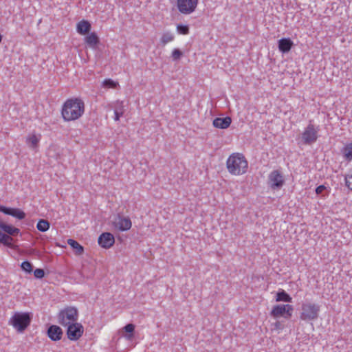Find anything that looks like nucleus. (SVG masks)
Returning <instances> with one entry per match:
<instances>
[{
    "label": "nucleus",
    "instance_id": "f257e3e1",
    "mask_svg": "<svg viewBox=\"0 0 352 352\" xmlns=\"http://www.w3.org/2000/svg\"><path fill=\"white\" fill-rule=\"evenodd\" d=\"M85 111L83 100L79 97H72L67 99L61 107V116L64 121L72 122L80 119Z\"/></svg>",
    "mask_w": 352,
    "mask_h": 352
},
{
    "label": "nucleus",
    "instance_id": "f03ea898",
    "mask_svg": "<svg viewBox=\"0 0 352 352\" xmlns=\"http://www.w3.org/2000/svg\"><path fill=\"white\" fill-rule=\"evenodd\" d=\"M226 164L228 173L232 175H243L248 170V162L241 153H231L228 157Z\"/></svg>",
    "mask_w": 352,
    "mask_h": 352
},
{
    "label": "nucleus",
    "instance_id": "7ed1b4c3",
    "mask_svg": "<svg viewBox=\"0 0 352 352\" xmlns=\"http://www.w3.org/2000/svg\"><path fill=\"white\" fill-rule=\"evenodd\" d=\"M32 314L28 311H15L8 320V324L16 332L23 333L30 325Z\"/></svg>",
    "mask_w": 352,
    "mask_h": 352
},
{
    "label": "nucleus",
    "instance_id": "20e7f679",
    "mask_svg": "<svg viewBox=\"0 0 352 352\" xmlns=\"http://www.w3.org/2000/svg\"><path fill=\"white\" fill-rule=\"evenodd\" d=\"M320 306L312 301H305L302 303L300 310V319L309 322L316 320L319 318Z\"/></svg>",
    "mask_w": 352,
    "mask_h": 352
},
{
    "label": "nucleus",
    "instance_id": "39448f33",
    "mask_svg": "<svg viewBox=\"0 0 352 352\" xmlns=\"http://www.w3.org/2000/svg\"><path fill=\"white\" fill-rule=\"evenodd\" d=\"M57 318L58 322L63 327L72 324L78 320V309L74 307H66L58 312Z\"/></svg>",
    "mask_w": 352,
    "mask_h": 352
},
{
    "label": "nucleus",
    "instance_id": "423d86ee",
    "mask_svg": "<svg viewBox=\"0 0 352 352\" xmlns=\"http://www.w3.org/2000/svg\"><path fill=\"white\" fill-rule=\"evenodd\" d=\"M294 307L290 304H277L272 307L270 313L274 319L283 318L289 319L293 314Z\"/></svg>",
    "mask_w": 352,
    "mask_h": 352
},
{
    "label": "nucleus",
    "instance_id": "0eeeda50",
    "mask_svg": "<svg viewBox=\"0 0 352 352\" xmlns=\"http://www.w3.org/2000/svg\"><path fill=\"white\" fill-rule=\"evenodd\" d=\"M199 4V0H176L178 12L184 15L193 13Z\"/></svg>",
    "mask_w": 352,
    "mask_h": 352
},
{
    "label": "nucleus",
    "instance_id": "6e6552de",
    "mask_svg": "<svg viewBox=\"0 0 352 352\" xmlns=\"http://www.w3.org/2000/svg\"><path fill=\"white\" fill-rule=\"evenodd\" d=\"M285 178L281 172L278 170L272 171L267 178V184L272 190H279L285 184Z\"/></svg>",
    "mask_w": 352,
    "mask_h": 352
},
{
    "label": "nucleus",
    "instance_id": "1a4fd4ad",
    "mask_svg": "<svg viewBox=\"0 0 352 352\" xmlns=\"http://www.w3.org/2000/svg\"><path fill=\"white\" fill-rule=\"evenodd\" d=\"M318 126H315L309 123L302 133V140L305 144H311L315 142L318 138Z\"/></svg>",
    "mask_w": 352,
    "mask_h": 352
},
{
    "label": "nucleus",
    "instance_id": "9d476101",
    "mask_svg": "<svg viewBox=\"0 0 352 352\" xmlns=\"http://www.w3.org/2000/svg\"><path fill=\"white\" fill-rule=\"evenodd\" d=\"M113 228L120 232L129 230L132 227V222L129 217L117 215L111 222Z\"/></svg>",
    "mask_w": 352,
    "mask_h": 352
},
{
    "label": "nucleus",
    "instance_id": "9b49d317",
    "mask_svg": "<svg viewBox=\"0 0 352 352\" xmlns=\"http://www.w3.org/2000/svg\"><path fill=\"white\" fill-rule=\"evenodd\" d=\"M67 336L69 340L76 341L82 336L84 327L81 323L76 322L67 326Z\"/></svg>",
    "mask_w": 352,
    "mask_h": 352
},
{
    "label": "nucleus",
    "instance_id": "f8f14e48",
    "mask_svg": "<svg viewBox=\"0 0 352 352\" xmlns=\"http://www.w3.org/2000/svg\"><path fill=\"white\" fill-rule=\"evenodd\" d=\"M98 243L104 249H109L115 243L114 236L110 232H103L98 236Z\"/></svg>",
    "mask_w": 352,
    "mask_h": 352
},
{
    "label": "nucleus",
    "instance_id": "ddd939ff",
    "mask_svg": "<svg viewBox=\"0 0 352 352\" xmlns=\"http://www.w3.org/2000/svg\"><path fill=\"white\" fill-rule=\"evenodd\" d=\"M0 212L5 214L12 216L19 220H22L25 217V213L20 208H8L0 205Z\"/></svg>",
    "mask_w": 352,
    "mask_h": 352
},
{
    "label": "nucleus",
    "instance_id": "4468645a",
    "mask_svg": "<svg viewBox=\"0 0 352 352\" xmlns=\"http://www.w3.org/2000/svg\"><path fill=\"white\" fill-rule=\"evenodd\" d=\"M0 212L5 214L12 216L19 220H22L25 217V213L20 208H8L0 205Z\"/></svg>",
    "mask_w": 352,
    "mask_h": 352
},
{
    "label": "nucleus",
    "instance_id": "2eb2a0df",
    "mask_svg": "<svg viewBox=\"0 0 352 352\" xmlns=\"http://www.w3.org/2000/svg\"><path fill=\"white\" fill-rule=\"evenodd\" d=\"M0 212L5 214L12 216L19 220H22L25 217V213L20 208H8L0 205Z\"/></svg>",
    "mask_w": 352,
    "mask_h": 352
},
{
    "label": "nucleus",
    "instance_id": "dca6fc26",
    "mask_svg": "<svg viewBox=\"0 0 352 352\" xmlns=\"http://www.w3.org/2000/svg\"><path fill=\"white\" fill-rule=\"evenodd\" d=\"M63 330L57 325L52 324L49 327L47 331V335L48 338L52 341H59L63 337Z\"/></svg>",
    "mask_w": 352,
    "mask_h": 352
},
{
    "label": "nucleus",
    "instance_id": "f3484780",
    "mask_svg": "<svg viewBox=\"0 0 352 352\" xmlns=\"http://www.w3.org/2000/svg\"><path fill=\"white\" fill-rule=\"evenodd\" d=\"M41 140V134L32 133H30L25 138V142L28 146L32 148L36 149L38 146L39 142Z\"/></svg>",
    "mask_w": 352,
    "mask_h": 352
},
{
    "label": "nucleus",
    "instance_id": "a211bd4d",
    "mask_svg": "<svg viewBox=\"0 0 352 352\" xmlns=\"http://www.w3.org/2000/svg\"><path fill=\"white\" fill-rule=\"evenodd\" d=\"M293 45L294 43L289 38H280L278 42V50L282 53L289 52Z\"/></svg>",
    "mask_w": 352,
    "mask_h": 352
},
{
    "label": "nucleus",
    "instance_id": "6ab92c4d",
    "mask_svg": "<svg viewBox=\"0 0 352 352\" xmlns=\"http://www.w3.org/2000/svg\"><path fill=\"white\" fill-rule=\"evenodd\" d=\"M91 29V23L85 19H82L77 23L76 31L80 35H85L89 34Z\"/></svg>",
    "mask_w": 352,
    "mask_h": 352
},
{
    "label": "nucleus",
    "instance_id": "aec40b11",
    "mask_svg": "<svg viewBox=\"0 0 352 352\" xmlns=\"http://www.w3.org/2000/svg\"><path fill=\"white\" fill-rule=\"evenodd\" d=\"M232 120L230 117L217 118L213 120V126L218 129H227L230 126Z\"/></svg>",
    "mask_w": 352,
    "mask_h": 352
},
{
    "label": "nucleus",
    "instance_id": "412c9836",
    "mask_svg": "<svg viewBox=\"0 0 352 352\" xmlns=\"http://www.w3.org/2000/svg\"><path fill=\"white\" fill-rule=\"evenodd\" d=\"M85 42L91 48L96 49L99 43V38L96 32H91L85 37Z\"/></svg>",
    "mask_w": 352,
    "mask_h": 352
},
{
    "label": "nucleus",
    "instance_id": "4be33fe9",
    "mask_svg": "<svg viewBox=\"0 0 352 352\" xmlns=\"http://www.w3.org/2000/svg\"><path fill=\"white\" fill-rule=\"evenodd\" d=\"M0 229L10 235H17L20 230L11 224H7L0 219Z\"/></svg>",
    "mask_w": 352,
    "mask_h": 352
},
{
    "label": "nucleus",
    "instance_id": "5701e85b",
    "mask_svg": "<svg viewBox=\"0 0 352 352\" xmlns=\"http://www.w3.org/2000/svg\"><path fill=\"white\" fill-rule=\"evenodd\" d=\"M276 302H285L289 304L292 302V298L283 289L279 290L275 297Z\"/></svg>",
    "mask_w": 352,
    "mask_h": 352
},
{
    "label": "nucleus",
    "instance_id": "b1692460",
    "mask_svg": "<svg viewBox=\"0 0 352 352\" xmlns=\"http://www.w3.org/2000/svg\"><path fill=\"white\" fill-rule=\"evenodd\" d=\"M344 158L347 161L352 160V142L344 145L341 150Z\"/></svg>",
    "mask_w": 352,
    "mask_h": 352
},
{
    "label": "nucleus",
    "instance_id": "393cba45",
    "mask_svg": "<svg viewBox=\"0 0 352 352\" xmlns=\"http://www.w3.org/2000/svg\"><path fill=\"white\" fill-rule=\"evenodd\" d=\"M67 243L72 248L76 255L80 256L83 254L84 248L76 241L69 239L67 240Z\"/></svg>",
    "mask_w": 352,
    "mask_h": 352
},
{
    "label": "nucleus",
    "instance_id": "a878e982",
    "mask_svg": "<svg viewBox=\"0 0 352 352\" xmlns=\"http://www.w3.org/2000/svg\"><path fill=\"white\" fill-rule=\"evenodd\" d=\"M12 236V235H10L6 232L3 233L0 231V243L7 247L13 248V239Z\"/></svg>",
    "mask_w": 352,
    "mask_h": 352
},
{
    "label": "nucleus",
    "instance_id": "bb28decb",
    "mask_svg": "<svg viewBox=\"0 0 352 352\" xmlns=\"http://www.w3.org/2000/svg\"><path fill=\"white\" fill-rule=\"evenodd\" d=\"M316 194L320 196L322 198L325 197L330 192V188L324 185H320L316 188Z\"/></svg>",
    "mask_w": 352,
    "mask_h": 352
},
{
    "label": "nucleus",
    "instance_id": "cd10ccee",
    "mask_svg": "<svg viewBox=\"0 0 352 352\" xmlns=\"http://www.w3.org/2000/svg\"><path fill=\"white\" fill-rule=\"evenodd\" d=\"M50 224L48 221L45 219H40L37 224L36 228L41 232H46L50 229Z\"/></svg>",
    "mask_w": 352,
    "mask_h": 352
},
{
    "label": "nucleus",
    "instance_id": "c85d7f7f",
    "mask_svg": "<svg viewBox=\"0 0 352 352\" xmlns=\"http://www.w3.org/2000/svg\"><path fill=\"white\" fill-rule=\"evenodd\" d=\"M175 38V36L173 35V34H172L171 32H164L161 38H160V41L161 43L163 44V45H166L167 43H170L172 42Z\"/></svg>",
    "mask_w": 352,
    "mask_h": 352
},
{
    "label": "nucleus",
    "instance_id": "c756f323",
    "mask_svg": "<svg viewBox=\"0 0 352 352\" xmlns=\"http://www.w3.org/2000/svg\"><path fill=\"white\" fill-rule=\"evenodd\" d=\"M123 329L124 330L125 332L129 333V334L125 336V338L129 340H131L133 337V333L135 330L134 324H128L123 328Z\"/></svg>",
    "mask_w": 352,
    "mask_h": 352
},
{
    "label": "nucleus",
    "instance_id": "7c9ffc66",
    "mask_svg": "<svg viewBox=\"0 0 352 352\" xmlns=\"http://www.w3.org/2000/svg\"><path fill=\"white\" fill-rule=\"evenodd\" d=\"M344 182L346 187L352 191V168L349 170L344 177Z\"/></svg>",
    "mask_w": 352,
    "mask_h": 352
},
{
    "label": "nucleus",
    "instance_id": "2f4dec72",
    "mask_svg": "<svg viewBox=\"0 0 352 352\" xmlns=\"http://www.w3.org/2000/svg\"><path fill=\"white\" fill-rule=\"evenodd\" d=\"M176 30L179 34L187 35L189 34V27L187 25L177 24Z\"/></svg>",
    "mask_w": 352,
    "mask_h": 352
},
{
    "label": "nucleus",
    "instance_id": "473e14b6",
    "mask_svg": "<svg viewBox=\"0 0 352 352\" xmlns=\"http://www.w3.org/2000/svg\"><path fill=\"white\" fill-rule=\"evenodd\" d=\"M119 85L118 82L113 81L111 79H105L103 81V86L107 88H116Z\"/></svg>",
    "mask_w": 352,
    "mask_h": 352
},
{
    "label": "nucleus",
    "instance_id": "72a5a7b5",
    "mask_svg": "<svg viewBox=\"0 0 352 352\" xmlns=\"http://www.w3.org/2000/svg\"><path fill=\"white\" fill-rule=\"evenodd\" d=\"M21 269L28 272L31 273L32 272V265L29 261H23L21 265Z\"/></svg>",
    "mask_w": 352,
    "mask_h": 352
},
{
    "label": "nucleus",
    "instance_id": "f704fd0d",
    "mask_svg": "<svg viewBox=\"0 0 352 352\" xmlns=\"http://www.w3.org/2000/svg\"><path fill=\"white\" fill-rule=\"evenodd\" d=\"M183 53L179 49H174L172 51L171 56L173 60H179L182 56Z\"/></svg>",
    "mask_w": 352,
    "mask_h": 352
},
{
    "label": "nucleus",
    "instance_id": "c9c22d12",
    "mask_svg": "<svg viewBox=\"0 0 352 352\" xmlns=\"http://www.w3.org/2000/svg\"><path fill=\"white\" fill-rule=\"evenodd\" d=\"M34 275L37 278H42L45 276L44 270L42 269H36L34 271Z\"/></svg>",
    "mask_w": 352,
    "mask_h": 352
},
{
    "label": "nucleus",
    "instance_id": "e433bc0d",
    "mask_svg": "<svg viewBox=\"0 0 352 352\" xmlns=\"http://www.w3.org/2000/svg\"><path fill=\"white\" fill-rule=\"evenodd\" d=\"M274 326V328L275 330L276 331H281L283 329V325L282 324V323L280 322V321H276L273 324Z\"/></svg>",
    "mask_w": 352,
    "mask_h": 352
},
{
    "label": "nucleus",
    "instance_id": "4c0bfd02",
    "mask_svg": "<svg viewBox=\"0 0 352 352\" xmlns=\"http://www.w3.org/2000/svg\"><path fill=\"white\" fill-rule=\"evenodd\" d=\"M114 114H115V120L118 121L120 120V118L122 116L123 111L122 109H120V110L116 109L114 111Z\"/></svg>",
    "mask_w": 352,
    "mask_h": 352
}]
</instances>
